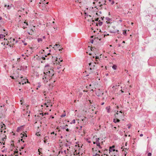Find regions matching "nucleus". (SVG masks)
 <instances>
[{"label":"nucleus","instance_id":"obj_35","mask_svg":"<svg viewBox=\"0 0 156 156\" xmlns=\"http://www.w3.org/2000/svg\"><path fill=\"white\" fill-rule=\"evenodd\" d=\"M97 155H98V156H100V155L99 154L96 153L94 155H93V156H96Z\"/></svg>","mask_w":156,"mask_h":156},{"label":"nucleus","instance_id":"obj_30","mask_svg":"<svg viewBox=\"0 0 156 156\" xmlns=\"http://www.w3.org/2000/svg\"><path fill=\"white\" fill-rule=\"evenodd\" d=\"M49 64H47V65H46L45 66V68H47V67H49Z\"/></svg>","mask_w":156,"mask_h":156},{"label":"nucleus","instance_id":"obj_57","mask_svg":"<svg viewBox=\"0 0 156 156\" xmlns=\"http://www.w3.org/2000/svg\"><path fill=\"white\" fill-rule=\"evenodd\" d=\"M44 104H45V105H46V107H48V105H47V104L45 103Z\"/></svg>","mask_w":156,"mask_h":156},{"label":"nucleus","instance_id":"obj_60","mask_svg":"<svg viewBox=\"0 0 156 156\" xmlns=\"http://www.w3.org/2000/svg\"><path fill=\"white\" fill-rule=\"evenodd\" d=\"M2 19V18L1 17H0V20H1Z\"/></svg>","mask_w":156,"mask_h":156},{"label":"nucleus","instance_id":"obj_20","mask_svg":"<svg viewBox=\"0 0 156 156\" xmlns=\"http://www.w3.org/2000/svg\"><path fill=\"white\" fill-rule=\"evenodd\" d=\"M75 123V119H73V120L70 123V124H72L73 123L74 124Z\"/></svg>","mask_w":156,"mask_h":156},{"label":"nucleus","instance_id":"obj_42","mask_svg":"<svg viewBox=\"0 0 156 156\" xmlns=\"http://www.w3.org/2000/svg\"><path fill=\"white\" fill-rule=\"evenodd\" d=\"M85 15L86 16H88V14H87V13H86V12H85Z\"/></svg>","mask_w":156,"mask_h":156},{"label":"nucleus","instance_id":"obj_63","mask_svg":"<svg viewBox=\"0 0 156 156\" xmlns=\"http://www.w3.org/2000/svg\"><path fill=\"white\" fill-rule=\"evenodd\" d=\"M65 146H67V144H65Z\"/></svg>","mask_w":156,"mask_h":156},{"label":"nucleus","instance_id":"obj_8","mask_svg":"<svg viewBox=\"0 0 156 156\" xmlns=\"http://www.w3.org/2000/svg\"><path fill=\"white\" fill-rule=\"evenodd\" d=\"M100 139L99 138H96V141L95 142L94 141L93 143L94 144H97L100 143L99 142Z\"/></svg>","mask_w":156,"mask_h":156},{"label":"nucleus","instance_id":"obj_41","mask_svg":"<svg viewBox=\"0 0 156 156\" xmlns=\"http://www.w3.org/2000/svg\"><path fill=\"white\" fill-rule=\"evenodd\" d=\"M114 3V1H113L112 2L111 4L113 5Z\"/></svg>","mask_w":156,"mask_h":156},{"label":"nucleus","instance_id":"obj_39","mask_svg":"<svg viewBox=\"0 0 156 156\" xmlns=\"http://www.w3.org/2000/svg\"><path fill=\"white\" fill-rule=\"evenodd\" d=\"M66 131L69 132V129L68 128H67L66 129Z\"/></svg>","mask_w":156,"mask_h":156},{"label":"nucleus","instance_id":"obj_18","mask_svg":"<svg viewBox=\"0 0 156 156\" xmlns=\"http://www.w3.org/2000/svg\"><path fill=\"white\" fill-rule=\"evenodd\" d=\"M5 36L3 34H0V38H3L4 37H5Z\"/></svg>","mask_w":156,"mask_h":156},{"label":"nucleus","instance_id":"obj_3","mask_svg":"<svg viewBox=\"0 0 156 156\" xmlns=\"http://www.w3.org/2000/svg\"><path fill=\"white\" fill-rule=\"evenodd\" d=\"M41 2H40L39 3L38 5L39 7L40 8L42 9H43L46 7V4H47L48 3V2L46 3L45 2V0H42L41 1Z\"/></svg>","mask_w":156,"mask_h":156},{"label":"nucleus","instance_id":"obj_33","mask_svg":"<svg viewBox=\"0 0 156 156\" xmlns=\"http://www.w3.org/2000/svg\"><path fill=\"white\" fill-rule=\"evenodd\" d=\"M90 42L92 44L93 43L94 41L93 40H90Z\"/></svg>","mask_w":156,"mask_h":156},{"label":"nucleus","instance_id":"obj_5","mask_svg":"<svg viewBox=\"0 0 156 156\" xmlns=\"http://www.w3.org/2000/svg\"><path fill=\"white\" fill-rule=\"evenodd\" d=\"M56 62L57 64H58L59 65V66H58L57 67V69H59L61 68V66L62 65V64L61 63V62H62L63 61V60H60V58L59 59V60H58V58H56Z\"/></svg>","mask_w":156,"mask_h":156},{"label":"nucleus","instance_id":"obj_40","mask_svg":"<svg viewBox=\"0 0 156 156\" xmlns=\"http://www.w3.org/2000/svg\"><path fill=\"white\" fill-rule=\"evenodd\" d=\"M112 27L113 29H115L116 28V27H115V26H112Z\"/></svg>","mask_w":156,"mask_h":156},{"label":"nucleus","instance_id":"obj_2","mask_svg":"<svg viewBox=\"0 0 156 156\" xmlns=\"http://www.w3.org/2000/svg\"><path fill=\"white\" fill-rule=\"evenodd\" d=\"M96 63L94 62H90L89 63V67L90 70L91 71L92 73L94 71V70L95 69Z\"/></svg>","mask_w":156,"mask_h":156},{"label":"nucleus","instance_id":"obj_49","mask_svg":"<svg viewBox=\"0 0 156 156\" xmlns=\"http://www.w3.org/2000/svg\"><path fill=\"white\" fill-rule=\"evenodd\" d=\"M112 147V148L114 149V148L115 147V146L113 145L112 147Z\"/></svg>","mask_w":156,"mask_h":156},{"label":"nucleus","instance_id":"obj_43","mask_svg":"<svg viewBox=\"0 0 156 156\" xmlns=\"http://www.w3.org/2000/svg\"><path fill=\"white\" fill-rule=\"evenodd\" d=\"M64 153H65V154H67V153H66V150H64Z\"/></svg>","mask_w":156,"mask_h":156},{"label":"nucleus","instance_id":"obj_64","mask_svg":"<svg viewBox=\"0 0 156 156\" xmlns=\"http://www.w3.org/2000/svg\"><path fill=\"white\" fill-rule=\"evenodd\" d=\"M89 102H90V103H91V101L90 100L89 101Z\"/></svg>","mask_w":156,"mask_h":156},{"label":"nucleus","instance_id":"obj_24","mask_svg":"<svg viewBox=\"0 0 156 156\" xmlns=\"http://www.w3.org/2000/svg\"><path fill=\"white\" fill-rule=\"evenodd\" d=\"M105 19L107 20L108 21L111 20V19L108 17H106Z\"/></svg>","mask_w":156,"mask_h":156},{"label":"nucleus","instance_id":"obj_48","mask_svg":"<svg viewBox=\"0 0 156 156\" xmlns=\"http://www.w3.org/2000/svg\"><path fill=\"white\" fill-rule=\"evenodd\" d=\"M99 58V57L98 56H96V59H98Z\"/></svg>","mask_w":156,"mask_h":156},{"label":"nucleus","instance_id":"obj_37","mask_svg":"<svg viewBox=\"0 0 156 156\" xmlns=\"http://www.w3.org/2000/svg\"><path fill=\"white\" fill-rule=\"evenodd\" d=\"M119 113H120V114H121V115H122V112L121 111H120L119 112Z\"/></svg>","mask_w":156,"mask_h":156},{"label":"nucleus","instance_id":"obj_16","mask_svg":"<svg viewBox=\"0 0 156 156\" xmlns=\"http://www.w3.org/2000/svg\"><path fill=\"white\" fill-rule=\"evenodd\" d=\"M117 66L116 65H114L112 66V68L113 69H114V70H115L116 69H117Z\"/></svg>","mask_w":156,"mask_h":156},{"label":"nucleus","instance_id":"obj_15","mask_svg":"<svg viewBox=\"0 0 156 156\" xmlns=\"http://www.w3.org/2000/svg\"><path fill=\"white\" fill-rule=\"evenodd\" d=\"M23 126H21L17 127L16 131L17 132H19L20 130L22 128Z\"/></svg>","mask_w":156,"mask_h":156},{"label":"nucleus","instance_id":"obj_58","mask_svg":"<svg viewBox=\"0 0 156 156\" xmlns=\"http://www.w3.org/2000/svg\"><path fill=\"white\" fill-rule=\"evenodd\" d=\"M104 18V17H102L101 18V19H102V20H103Z\"/></svg>","mask_w":156,"mask_h":156},{"label":"nucleus","instance_id":"obj_12","mask_svg":"<svg viewBox=\"0 0 156 156\" xmlns=\"http://www.w3.org/2000/svg\"><path fill=\"white\" fill-rule=\"evenodd\" d=\"M4 7H7V9H10L11 7V6L10 5H7L6 4H5L4 5Z\"/></svg>","mask_w":156,"mask_h":156},{"label":"nucleus","instance_id":"obj_51","mask_svg":"<svg viewBox=\"0 0 156 156\" xmlns=\"http://www.w3.org/2000/svg\"><path fill=\"white\" fill-rule=\"evenodd\" d=\"M114 156H119V155H118V154H117L114 155Z\"/></svg>","mask_w":156,"mask_h":156},{"label":"nucleus","instance_id":"obj_54","mask_svg":"<svg viewBox=\"0 0 156 156\" xmlns=\"http://www.w3.org/2000/svg\"><path fill=\"white\" fill-rule=\"evenodd\" d=\"M130 126H128V129H130Z\"/></svg>","mask_w":156,"mask_h":156},{"label":"nucleus","instance_id":"obj_31","mask_svg":"<svg viewBox=\"0 0 156 156\" xmlns=\"http://www.w3.org/2000/svg\"><path fill=\"white\" fill-rule=\"evenodd\" d=\"M147 156H151V153L150 152H149Z\"/></svg>","mask_w":156,"mask_h":156},{"label":"nucleus","instance_id":"obj_19","mask_svg":"<svg viewBox=\"0 0 156 156\" xmlns=\"http://www.w3.org/2000/svg\"><path fill=\"white\" fill-rule=\"evenodd\" d=\"M38 42L39 43L42 41V39L41 38H38L37 39Z\"/></svg>","mask_w":156,"mask_h":156},{"label":"nucleus","instance_id":"obj_13","mask_svg":"<svg viewBox=\"0 0 156 156\" xmlns=\"http://www.w3.org/2000/svg\"><path fill=\"white\" fill-rule=\"evenodd\" d=\"M23 25H24L23 29H25V28H26L27 27L26 26L28 25V24L27 23H26L24 22H23Z\"/></svg>","mask_w":156,"mask_h":156},{"label":"nucleus","instance_id":"obj_32","mask_svg":"<svg viewBox=\"0 0 156 156\" xmlns=\"http://www.w3.org/2000/svg\"><path fill=\"white\" fill-rule=\"evenodd\" d=\"M41 86L40 83H39L38 84V85L37 86V89H38V88L40 87Z\"/></svg>","mask_w":156,"mask_h":156},{"label":"nucleus","instance_id":"obj_21","mask_svg":"<svg viewBox=\"0 0 156 156\" xmlns=\"http://www.w3.org/2000/svg\"><path fill=\"white\" fill-rule=\"evenodd\" d=\"M102 22H101L100 21H99V23H98V25L100 26H101L102 25Z\"/></svg>","mask_w":156,"mask_h":156},{"label":"nucleus","instance_id":"obj_14","mask_svg":"<svg viewBox=\"0 0 156 156\" xmlns=\"http://www.w3.org/2000/svg\"><path fill=\"white\" fill-rule=\"evenodd\" d=\"M97 147H98V148L100 149H101L102 148V147L100 143H99L96 144Z\"/></svg>","mask_w":156,"mask_h":156},{"label":"nucleus","instance_id":"obj_27","mask_svg":"<svg viewBox=\"0 0 156 156\" xmlns=\"http://www.w3.org/2000/svg\"><path fill=\"white\" fill-rule=\"evenodd\" d=\"M60 45H59L58 44H56L54 46H56L58 48H60Z\"/></svg>","mask_w":156,"mask_h":156},{"label":"nucleus","instance_id":"obj_44","mask_svg":"<svg viewBox=\"0 0 156 156\" xmlns=\"http://www.w3.org/2000/svg\"><path fill=\"white\" fill-rule=\"evenodd\" d=\"M143 135L142 134H140V137L142 136H143Z\"/></svg>","mask_w":156,"mask_h":156},{"label":"nucleus","instance_id":"obj_4","mask_svg":"<svg viewBox=\"0 0 156 156\" xmlns=\"http://www.w3.org/2000/svg\"><path fill=\"white\" fill-rule=\"evenodd\" d=\"M118 112L119 111H117V112L114 115L115 118L113 119V122L115 123L119 122H120V120L118 119V118L120 119L121 117L122 116V115H120L119 116L118 115Z\"/></svg>","mask_w":156,"mask_h":156},{"label":"nucleus","instance_id":"obj_38","mask_svg":"<svg viewBox=\"0 0 156 156\" xmlns=\"http://www.w3.org/2000/svg\"><path fill=\"white\" fill-rule=\"evenodd\" d=\"M121 149L122 150V151L124 150V149H125V148H124V147H122V148H121Z\"/></svg>","mask_w":156,"mask_h":156},{"label":"nucleus","instance_id":"obj_6","mask_svg":"<svg viewBox=\"0 0 156 156\" xmlns=\"http://www.w3.org/2000/svg\"><path fill=\"white\" fill-rule=\"evenodd\" d=\"M22 134L21 133L20 135V136L21 138H23L20 139V140L22 141L23 143L24 142V141L23 140V139H25L27 137V136L26 134Z\"/></svg>","mask_w":156,"mask_h":156},{"label":"nucleus","instance_id":"obj_46","mask_svg":"<svg viewBox=\"0 0 156 156\" xmlns=\"http://www.w3.org/2000/svg\"><path fill=\"white\" fill-rule=\"evenodd\" d=\"M98 152L99 153H102L101 151H100V150H99L98 151Z\"/></svg>","mask_w":156,"mask_h":156},{"label":"nucleus","instance_id":"obj_28","mask_svg":"<svg viewBox=\"0 0 156 156\" xmlns=\"http://www.w3.org/2000/svg\"><path fill=\"white\" fill-rule=\"evenodd\" d=\"M44 50H42V51H40L39 53H41V54H43L44 53Z\"/></svg>","mask_w":156,"mask_h":156},{"label":"nucleus","instance_id":"obj_25","mask_svg":"<svg viewBox=\"0 0 156 156\" xmlns=\"http://www.w3.org/2000/svg\"><path fill=\"white\" fill-rule=\"evenodd\" d=\"M96 94L98 96H100L101 95V94L99 93L98 92H96Z\"/></svg>","mask_w":156,"mask_h":156},{"label":"nucleus","instance_id":"obj_9","mask_svg":"<svg viewBox=\"0 0 156 156\" xmlns=\"http://www.w3.org/2000/svg\"><path fill=\"white\" fill-rule=\"evenodd\" d=\"M109 151L110 152H112V151H116L117 152H118V151L117 150H115V149L112 148L111 147H110L109 148Z\"/></svg>","mask_w":156,"mask_h":156},{"label":"nucleus","instance_id":"obj_59","mask_svg":"<svg viewBox=\"0 0 156 156\" xmlns=\"http://www.w3.org/2000/svg\"><path fill=\"white\" fill-rule=\"evenodd\" d=\"M125 43V41H123V42H122V43Z\"/></svg>","mask_w":156,"mask_h":156},{"label":"nucleus","instance_id":"obj_26","mask_svg":"<svg viewBox=\"0 0 156 156\" xmlns=\"http://www.w3.org/2000/svg\"><path fill=\"white\" fill-rule=\"evenodd\" d=\"M22 42L23 43V44L25 45H26L27 44V43H26L24 41H22Z\"/></svg>","mask_w":156,"mask_h":156},{"label":"nucleus","instance_id":"obj_53","mask_svg":"<svg viewBox=\"0 0 156 156\" xmlns=\"http://www.w3.org/2000/svg\"><path fill=\"white\" fill-rule=\"evenodd\" d=\"M43 39H45V36H43Z\"/></svg>","mask_w":156,"mask_h":156},{"label":"nucleus","instance_id":"obj_7","mask_svg":"<svg viewBox=\"0 0 156 156\" xmlns=\"http://www.w3.org/2000/svg\"><path fill=\"white\" fill-rule=\"evenodd\" d=\"M50 54V53H48L47 55L45 54L44 55H43L42 56H40V57L42 58L43 60H45L46 58L45 57H47V55Z\"/></svg>","mask_w":156,"mask_h":156},{"label":"nucleus","instance_id":"obj_11","mask_svg":"<svg viewBox=\"0 0 156 156\" xmlns=\"http://www.w3.org/2000/svg\"><path fill=\"white\" fill-rule=\"evenodd\" d=\"M110 106H109L106 107V109L107 110V112L108 113L110 112Z\"/></svg>","mask_w":156,"mask_h":156},{"label":"nucleus","instance_id":"obj_45","mask_svg":"<svg viewBox=\"0 0 156 156\" xmlns=\"http://www.w3.org/2000/svg\"><path fill=\"white\" fill-rule=\"evenodd\" d=\"M62 129H66V128L65 127V126H64L62 128Z\"/></svg>","mask_w":156,"mask_h":156},{"label":"nucleus","instance_id":"obj_62","mask_svg":"<svg viewBox=\"0 0 156 156\" xmlns=\"http://www.w3.org/2000/svg\"><path fill=\"white\" fill-rule=\"evenodd\" d=\"M59 51H62V49H59Z\"/></svg>","mask_w":156,"mask_h":156},{"label":"nucleus","instance_id":"obj_29","mask_svg":"<svg viewBox=\"0 0 156 156\" xmlns=\"http://www.w3.org/2000/svg\"><path fill=\"white\" fill-rule=\"evenodd\" d=\"M25 145H26V144H24L23 145V146H22V147H21V149H23L24 148V147H25Z\"/></svg>","mask_w":156,"mask_h":156},{"label":"nucleus","instance_id":"obj_52","mask_svg":"<svg viewBox=\"0 0 156 156\" xmlns=\"http://www.w3.org/2000/svg\"><path fill=\"white\" fill-rule=\"evenodd\" d=\"M98 18H97V19H96L95 20V21H98Z\"/></svg>","mask_w":156,"mask_h":156},{"label":"nucleus","instance_id":"obj_22","mask_svg":"<svg viewBox=\"0 0 156 156\" xmlns=\"http://www.w3.org/2000/svg\"><path fill=\"white\" fill-rule=\"evenodd\" d=\"M122 33H123V35H125V36H126V30H124V31L123 30V32Z\"/></svg>","mask_w":156,"mask_h":156},{"label":"nucleus","instance_id":"obj_61","mask_svg":"<svg viewBox=\"0 0 156 156\" xmlns=\"http://www.w3.org/2000/svg\"><path fill=\"white\" fill-rule=\"evenodd\" d=\"M121 46V44H119V47H120Z\"/></svg>","mask_w":156,"mask_h":156},{"label":"nucleus","instance_id":"obj_10","mask_svg":"<svg viewBox=\"0 0 156 156\" xmlns=\"http://www.w3.org/2000/svg\"><path fill=\"white\" fill-rule=\"evenodd\" d=\"M119 30H110L109 32L110 33H116L118 32V34H119L118 33Z\"/></svg>","mask_w":156,"mask_h":156},{"label":"nucleus","instance_id":"obj_17","mask_svg":"<svg viewBox=\"0 0 156 156\" xmlns=\"http://www.w3.org/2000/svg\"><path fill=\"white\" fill-rule=\"evenodd\" d=\"M85 140L89 143H91L90 140L87 138H85Z\"/></svg>","mask_w":156,"mask_h":156},{"label":"nucleus","instance_id":"obj_50","mask_svg":"<svg viewBox=\"0 0 156 156\" xmlns=\"http://www.w3.org/2000/svg\"><path fill=\"white\" fill-rule=\"evenodd\" d=\"M104 102H102V103H101V105H104Z\"/></svg>","mask_w":156,"mask_h":156},{"label":"nucleus","instance_id":"obj_55","mask_svg":"<svg viewBox=\"0 0 156 156\" xmlns=\"http://www.w3.org/2000/svg\"><path fill=\"white\" fill-rule=\"evenodd\" d=\"M46 59L47 60H48L49 59V58H46Z\"/></svg>","mask_w":156,"mask_h":156},{"label":"nucleus","instance_id":"obj_47","mask_svg":"<svg viewBox=\"0 0 156 156\" xmlns=\"http://www.w3.org/2000/svg\"><path fill=\"white\" fill-rule=\"evenodd\" d=\"M119 21L120 22H122V20H119Z\"/></svg>","mask_w":156,"mask_h":156},{"label":"nucleus","instance_id":"obj_23","mask_svg":"<svg viewBox=\"0 0 156 156\" xmlns=\"http://www.w3.org/2000/svg\"><path fill=\"white\" fill-rule=\"evenodd\" d=\"M66 115V113H65L64 114H62V115H61V116H60V117H64Z\"/></svg>","mask_w":156,"mask_h":156},{"label":"nucleus","instance_id":"obj_56","mask_svg":"<svg viewBox=\"0 0 156 156\" xmlns=\"http://www.w3.org/2000/svg\"><path fill=\"white\" fill-rule=\"evenodd\" d=\"M11 78L13 79H14V78L13 77V76H11Z\"/></svg>","mask_w":156,"mask_h":156},{"label":"nucleus","instance_id":"obj_1","mask_svg":"<svg viewBox=\"0 0 156 156\" xmlns=\"http://www.w3.org/2000/svg\"><path fill=\"white\" fill-rule=\"evenodd\" d=\"M54 75V71L51 69H49L46 72H44L42 74V79L45 83H46L48 81L52 79V77Z\"/></svg>","mask_w":156,"mask_h":156},{"label":"nucleus","instance_id":"obj_34","mask_svg":"<svg viewBox=\"0 0 156 156\" xmlns=\"http://www.w3.org/2000/svg\"><path fill=\"white\" fill-rule=\"evenodd\" d=\"M51 134H55V136H56V133L55 134V132H51Z\"/></svg>","mask_w":156,"mask_h":156},{"label":"nucleus","instance_id":"obj_36","mask_svg":"<svg viewBox=\"0 0 156 156\" xmlns=\"http://www.w3.org/2000/svg\"><path fill=\"white\" fill-rule=\"evenodd\" d=\"M1 44H2V45H3V46H5V43H3V42H2V43H1Z\"/></svg>","mask_w":156,"mask_h":156}]
</instances>
